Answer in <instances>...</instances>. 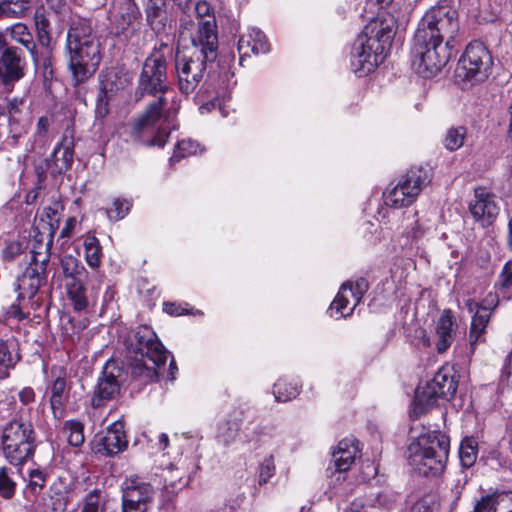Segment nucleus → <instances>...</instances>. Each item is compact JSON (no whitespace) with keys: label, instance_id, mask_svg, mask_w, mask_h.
<instances>
[{"label":"nucleus","instance_id":"36","mask_svg":"<svg viewBox=\"0 0 512 512\" xmlns=\"http://www.w3.org/2000/svg\"><path fill=\"white\" fill-rule=\"evenodd\" d=\"M494 289L503 295L508 294L512 290V260L505 262L501 268L494 283Z\"/></svg>","mask_w":512,"mask_h":512},{"label":"nucleus","instance_id":"41","mask_svg":"<svg viewBox=\"0 0 512 512\" xmlns=\"http://www.w3.org/2000/svg\"><path fill=\"white\" fill-rule=\"evenodd\" d=\"M15 290L18 291L17 300L20 301L25 297L32 298V272L27 269L23 274L17 277Z\"/></svg>","mask_w":512,"mask_h":512},{"label":"nucleus","instance_id":"58","mask_svg":"<svg viewBox=\"0 0 512 512\" xmlns=\"http://www.w3.org/2000/svg\"><path fill=\"white\" fill-rule=\"evenodd\" d=\"M62 152V157H63V160L64 162L66 163H69L71 160H72V150L70 149V147L68 146H65V147H62V148H57L55 149V154L58 155L59 153Z\"/></svg>","mask_w":512,"mask_h":512},{"label":"nucleus","instance_id":"27","mask_svg":"<svg viewBox=\"0 0 512 512\" xmlns=\"http://www.w3.org/2000/svg\"><path fill=\"white\" fill-rule=\"evenodd\" d=\"M491 318V311L489 307H482L477 309L472 317L470 326V345L473 348L479 341H482V336L486 331V327Z\"/></svg>","mask_w":512,"mask_h":512},{"label":"nucleus","instance_id":"1","mask_svg":"<svg viewBox=\"0 0 512 512\" xmlns=\"http://www.w3.org/2000/svg\"><path fill=\"white\" fill-rule=\"evenodd\" d=\"M213 26L212 19L202 24L198 32L191 34V47L176 52L177 85L182 94L190 95L197 89L217 58L218 36L213 33Z\"/></svg>","mask_w":512,"mask_h":512},{"label":"nucleus","instance_id":"13","mask_svg":"<svg viewBox=\"0 0 512 512\" xmlns=\"http://www.w3.org/2000/svg\"><path fill=\"white\" fill-rule=\"evenodd\" d=\"M154 496L153 487L138 477L126 479L122 484V512H146Z\"/></svg>","mask_w":512,"mask_h":512},{"label":"nucleus","instance_id":"59","mask_svg":"<svg viewBox=\"0 0 512 512\" xmlns=\"http://www.w3.org/2000/svg\"><path fill=\"white\" fill-rule=\"evenodd\" d=\"M46 480V474L38 469H34V487L35 486H43V483Z\"/></svg>","mask_w":512,"mask_h":512},{"label":"nucleus","instance_id":"21","mask_svg":"<svg viewBox=\"0 0 512 512\" xmlns=\"http://www.w3.org/2000/svg\"><path fill=\"white\" fill-rule=\"evenodd\" d=\"M127 439L124 430V424L120 421L112 423L106 433L100 438L99 445L106 455H116L127 447Z\"/></svg>","mask_w":512,"mask_h":512},{"label":"nucleus","instance_id":"44","mask_svg":"<svg viewBox=\"0 0 512 512\" xmlns=\"http://www.w3.org/2000/svg\"><path fill=\"white\" fill-rule=\"evenodd\" d=\"M395 502V496L388 492L379 493L375 499L371 500L370 504L367 506V509L370 511L379 510L380 512H385L392 508Z\"/></svg>","mask_w":512,"mask_h":512},{"label":"nucleus","instance_id":"54","mask_svg":"<svg viewBox=\"0 0 512 512\" xmlns=\"http://www.w3.org/2000/svg\"><path fill=\"white\" fill-rule=\"evenodd\" d=\"M155 47L156 48L152 54H161L165 60L166 56L172 52V45L169 43V41H163L161 39L159 44Z\"/></svg>","mask_w":512,"mask_h":512},{"label":"nucleus","instance_id":"48","mask_svg":"<svg viewBox=\"0 0 512 512\" xmlns=\"http://www.w3.org/2000/svg\"><path fill=\"white\" fill-rule=\"evenodd\" d=\"M244 494H237L227 499L220 507L213 512H243Z\"/></svg>","mask_w":512,"mask_h":512},{"label":"nucleus","instance_id":"47","mask_svg":"<svg viewBox=\"0 0 512 512\" xmlns=\"http://www.w3.org/2000/svg\"><path fill=\"white\" fill-rule=\"evenodd\" d=\"M15 491V483L9 477L6 467L0 468V495L4 498H11Z\"/></svg>","mask_w":512,"mask_h":512},{"label":"nucleus","instance_id":"7","mask_svg":"<svg viewBox=\"0 0 512 512\" xmlns=\"http://www.w3.org/2000/svg\"><path fill=\"white\" fill-rule=\"evenodd\" d=\"M458 382L451 367H441L431 381L415 394L411 415L419 417L437 404L439 399L451 400L457 391Z\"/></svg>","mask_w":512,"mask_h":512},{"label":"nucleus","instance_id":"61","mask_svg":"<svg viewBox=\"0 0 512 512\" xmlns=\"http://www.w3.org/2000/svg\"><path fill=\"white\" fill-rule=\"evenodd\" d=\"M9 9H10V7L6 3V0H4L0 3V19L11 18V15H10L11 11H9Z\"/></svg>","mask_w":512,"mask_h":512},{"label":"nucleus","instance_id":"23","mask_svg":"<svg viewBox=\"0 0 512 512\" xmlns=\"http://www.w3.org/2000/svg\"><path fill=\"white\" fill-rule=\"evenodd\" d=\"M238 51L241 56H247L249 51L253 54H265L270 51V46L267 42L265 34L257 29L251 28L249 31L242 35L238 41Z\"/></svg>","mask_w":512,"mask_h":512},{"label":"nucleus","instance_id":"3","mask_svg":"<svg viewBox=\"0 0 512 512\" xmlns=\"http://www.w3.org/2000/svg\"><path fill=\"white\" fill-rule=\"evenodd\" d=\"M449 438L437 431L421 434L408 447L409 462L424 476L441 473L447 463Z\"/></svg>","mask_w":512,"mask_h":512},{"label":"nucleus","instance_id":"51","mask_svg":"<svg viewBox=\"0 0 512 512\" xmlns=\"http://www.w3.org/2000/svg\"><path fill=\"white\" fill-rule=\"evenodd\" d=\"M11 35L16 41L22 43L28 48V44H30V33L28 27L25 24H15L12 27Z\"/></svg>","mask_w":512,"mask_h":512},{"label":"nucleus","instance_id":"19","mask_svg":"<svg viewBox=\"0 0 512 512\" xmlns=\"http://www.w3.org/2000/svg\"><path fill=\"white\" fill-rule=\"evenodd\" d=\"M35 25L38 34L39 44L44 48L42 56V74L45 89L52 93L51 86L58 84L56 81L53 82V70L51 65V48H50V35L48 33V21L44 18L35 17Z\"/></svg>","mask_w":512,"mask_h":512},{"label":"nucleus","instance_id":"31","mask_svg":"<svg viewBox=\"0 0 512 512\" xmlns=\"http://www.w3.org/2000/svg\"><path fill=\"white\" fill-rule=\"evenodd\" d=\"M61 268L66 278L70 279V283L82 281L85 267L82 263L72 255H65L61 259Z\"/></svg>","mask_w":512,"mask_h":512},{"label":"nucleus","instance_id":"43","mask_svg":"<svg viewBox=\"0 0 512 512\" xmlns=\"http://www.w3.org/2000/svg\"><path fill=\"white\" fill-rule=\"evenodd\" d=\"M195 12L197 16L199 17L197 29L194 33L198 32L202 28V24H204L207 21H210V19L213 20V33L217 36L216 31V20L213 15H211V7L208 2L206 1H199L195 5Z\"/></svg>","mask_w":512,"mask_h":512},{"label":"nucleus","instance_id":"25","mask_svg":"<svg viewBox=\"0 0 512 512\" xmlns=\"http://www.w3.org/2000/svg\"><path fill=\"white\" fill-rule=\"evenodd\" d=\"M22 75L20 57L12 48L5 49L0 59V79L8 83L19 80Z\"/></svg>","mask_w":512,"mask_h":512},{"label":"nucleus","instance_id":"57","mask_svg":"<svg viewBox=\"0 0 512 512\" xmlns=\"http://www.w3.org/2000/svg\"><path fill=\"white\" fill-rule=\"evenodd\" d=\"M50 126V120L48 117H41L37 123L38 133L45 134L48 132V128Z\"/></svg>","mask_w":512,"mask_h":512},{"label":"nucleus","instance_id":"8","mask_svg":"<svg viewBox=\"0 0 512 512\" xmlns=\"http://www.w3.org/2000/svg\"><path fill=\"white\" fill-rule=\"evenodd\" d=\"M459 28L457 10L448 5H436L423 15L415 33L450 45Z\"/></svg>","mask_w":512,"mask_h":512},{"label":"nucleus","instance_id":"10","mask_svg":"<svg viewBox=\"0 0 512 512\" xmlns=\"http://www.w3.org/2000/svg\"><path fill=\"white\" fill-rule=\"evenodd\" d=\"M493 58L488 48L480 41L469 43L458 62V71H463L466 79L483 81L492 69Z\"/></svg>","mask_w":512,"mask_h":512},{"label":"nucleus","instance_id":"64","mask_svg":"<svg viewBox=\"0 0 512 512\" xmlns=\"http://www.w3.org/2000/svg\"><path fill=\"white\" fill-rule=\"evenodd\" d=\"M158 442H159V449H161V450L166 449L168 447V445H169V437H168V435L166 433H161L159 435Z\"/></svg>","mask_w":512,"mask_h":512},{"label":"nucleus","instance_id":"11","mask_svg":"<svg viewBox=\"0 0 512 512\" xmlns=\"http://www.w3.org/2000/svg\"><path fill=\"white\" fill-rule=\"evenodd\" d=\"M167 62L161 54H151L146 58L140 74L136 97L140 99L145 94L174 93L165 84Z\"/></svg>","mask_w":512,"mask_h":512},{"label":"nucleus","instance_id":"38","mask_svg":"<svg viewBox=\"0 0 512 512\" xmlns=\"http://www.w3.org/2000/svg\"><path fill=\"white\" fill-rule=\"evenodd\" d=\"M67 439L70 445L79 447L84 443V426L79 421L70 420L64 425Z\"/></svg>","mask_w":512,"mask_h":512},{"label":"nucleus","instance_id":"63","mask_svg":"<svg viewBox=\"0 0 512 512\" xmlns=\"http://www.w3.org/2000/svg\"><path fill=\"white\" fill-rule=\"evenodd\" d=\"M466 307H467V310L470 312V313H474L477 311V309H480L482 307H485L484 305H479L477 302H475L474 300L472 299H469L467 300L466 302Z\"/></svg>","mask_w":512,"mask_h":512},{"label":"nucleus","instance_id":"20","mask_svg":"<svg viewBox=\"0 0 512 512\" xmlns=\"http://www.w3.org/2000/svg\"><path fill=\"white\" fill-rule=\"evenodd\" d=\"M456 325L452 311L445 309L436 322L435 346L438 353H444L451 346L455 338Z\"/></svg>","mask_w":512,"mask_h":512},{"label":"nucleus","instance_id":"34","mask_svg":"<svg viewBox=\"0 0 512 512\" xmlns=\"http://www.w3.org/2000/svg\"><path fill=\"white\" fill-rule=\"evenodd\" d=\"M66 390V381L64 377L58 376L54 380L51 391L50 405L53 410V414L57 417L58 412L61 413L62 405L64 402V393Z\"/></svg>","mask_w":512,"mask_h":512},{"label":"nucleus","instance_id":"26","mask_svg":"<svg viewBox=\"0 0 512 512\" xmlns=\"http://www.w3.org/2000/svg\"><path fill=\"white\" fill-rule=\"evenodd\" d=\"M363 32L368 33V39L377 42L376 47L385 55V51L390 46L394 36L393 27L383 21H375L367 26Z\"/></svg>","mask_w":512,"mask_h":512},{"label":"nucleus","instance_id":"40","mask_svg":"<svg viewBox=\"0 0 512 512\" xmlns=\"http://www.w3.org/2000/svg\"><path fill=\"white\" fill-rule=\"evenodd\" d=\"M199 150V144L193 140H181L177 143L174 153L171 157L172 162H178L182 158L195 155Z\"/></svg>","mask_w":512,"mask_h":512},{"label":"nucleus","instance_id":"16","mask_svg":"<svg viewBox=\"0 0 512 512\" xmlns=\"http://www.w3.org/2000/svg\"><path fill=\"white\" fill-rule=\"evenodd\" d=\"M468 208L474 220L482 226L490 225L500 210L495 196L484 187L475 189Z\"/></svg>","mask_w":512,"mask_h":512},{"label":"nucleus","instance_id":"29","mask_svg":"<svg viewBox=\"0 0 512 512\" xmlns=\"http://www.w3.org/2000/svg\"><path fill=\"white\" fill-rule=\"evenodd\" d=\"M300 386L296 381H288L280 378L273 386V394L279 402H287L294 399L299 394Z\"/></svg>","mask_w":512,"mask_h":512},{"label":"nucleus","instance_id":"28","mask_svg":"<svg viewBox=\"0 0 512 512\" xmlns=\"http://www.w3.org/2000/svg\"><path fill=\"white\" fill-rule=\"evenodd\" d=\"M241 418L234 417L223 422L217 433V441L224 446H229L236 440L241 427Z\"/></svg>","mask_w":512,"mask_h":512},{"label":"nucleus","instance_id":"2","mask_svg":"<svg viewBox=\"0 0 512 512\" xmlns=\"http://www.w3.org/2000/svg\"><path fill=\"white\" fill-rule=\"evenodd\" d=\"M66 48L74 84L78 85L96 72L101 61L100 42L93 34L89 20L80 17L72 20Z\"/></svg>","mask_w":512,"mask_h":512},{"label":"nucleus","instance_id":"55","mask_svg":"<svg viewBox=\"0 0 512 512\" xmlns=\"http://www.w3.org/2000/svg\"><path fill=\"white\" fill-rule=\"evenodd\" d=\"M163 310L172 316H179L183 314V310L175 303H164Z\"/></svg>","mask_w":512,"mask_h":512},{"label":"nucleus","instance_id":"60","mask_svg":"<svg viewBox=\"0 0 512 512\" xmlns=\"http://www.w3.org/2000/svg\"><path fill=\"white\" fill-rule=\"evenodd\" d=\"M411 512H432L430 507L423 501L413 505Z\"/></svg>","mask_w":512,"mask_h":512},{"label":"nucleus","instance_id":"24","mask_svg":"<svg viewBox=\"0 0 512 512\" xmlns=\"http://www.w3.org/2000/svg\"><path fill=\"white\" fill-rule=\"evenodd\" d=\"M147 22L157 34L165 32L170 26L166 11V0H148L146 6Z\"/></svg>","mask_w":512,"mask_h":512},{"label":"nucleus","instance_id":"53","mask_svg":"<svg viewBox=\"0 0 512 512\" xmlns=\"http://www.w3.org/2000/svg\"><path fill=\"white\" fill-rule=\"evenodd\" d=\"M168 135H169L168 132H166L162 128H159L156 135H154L152 140L150 142H148V145L163 147L166 144Z\"/></svg>","mask_w":512,"mask_h":512},{"label":"nucleus","instance_id":"37","mask_svg":"<svg viewBox=\"0 0 512 512\" xmlns=\"http://www.w3.org/2000/svg\"><path fill=\"white\" fill-rule=\"evenodd\" d=\"M465 138V127H451L447 130L443 140L444 147L449 151H456L463 146Z\"/></svg>","mask_w":512,"mask_h":512},{"label":"nucleus","instance_id":"46","mask_svg":"<svg viewBox=\"0 0 512 512\" xmlns=\"http://www.w3.org/2000/svg\"><path fill=\"white\" fill-rule=\"evenodd\" d=\"M130 210V202L125 199H116L113 202V208L107 210L108 217L117 221L123 219Z\"/></svg>","mask_w":512,"mask_h":512},{"label":"nucleus","instance_id":"17","mask_svg":"<svg viewBox=\"0 0 512 512\" xmlns=\"http://www.w3.org/2000/svg\"><path fill=\"white\" fill-rule=\"evenodd\" d=\"M358 454L359 447L355 439H343L338 443L332 453L333 464L328 467V471L336 475L335 484L345 480L343 473L350 469Z\"/></svg>","mask_w":512,"mask_h":512},{"label":"nucleus","instance_id":"15","mask_svg":"<svg viewBox=\"0 0 512 512\" xmlns=\"http://www.w3.org/2000/svg\"><path fill=\"white\" fill-rule=\"evenodd\" d=\"M120 376L121 369L116 362L108 361L91 398V405L94 408L104 406L108 401L114 399L119 394Z\"/></svg>","mask_w":512,"mask_h":512},{"label":"nucleus","instance_id":"62","mask_svg":"<svg viewBox=\"0 0 512 512\" xmlns=\"http://www.w3.org/2000/svg\"><path fill=\"white\" fill-rule=\"evenodd\" d=\"M19 397L24 404H28L32 399V391L26 388L19 393Z\"/></svg>","mask_w":512,"mask_h":512},{"label":"nucleus","instance_id":"9","mask_svg":"<svg viewBox=\"0 0 512 512\" xmlns=\"http://www.w3.org/2000/svg\"><path fill=\"white\" fill-rule=\"evenodd\" d=\"M431 181L428 169L413 167L401 177L398 183L384 193L386 206L400 209L413 204L424 187Z\"/></svg>","mask_w":512,"mask_h":512},{"label":"nucleus","instance_id":"4","mask_svg":"<svg viewBox=\"0 0 512 512\" xmlns=\"http://www.w3.org/2000/svg\"><path fill=\"white\" fill-rule=\"evenodd\" d=\"M32 425L30 422L14 420L4 429L2 435L3 451L7 459L15 466H20L19 472L29 478L27 488L32 483V465L28 464L32 452Z\"/></svg>","mask_w":512,"mask_h":512},{"label":"nucleus","instance_id":"42","mask_svg":"<svg viewBox=\"0 0 512 512\" xmlns=\"http://www.w3.org/2000/svg\"><path fill=\"white\" fill-rule=\"evenodd\" d=\"M30 241L26 238L22 240H14L10 241L6 244L5 248L2 251V257L4 260H12L18 255L22 254L26 249H28Z\"/></svg>","mask_w":512,"mask_h":512},{"label":"nucleus","instance_id":"32","mask_svg":"<svg viewBox=\"0 0 512 512\" xmlns=\"http://www.w3.org/2000/svg\"><path fill=\"white\" fill-rule=\"evenodd\" d=\"M478 444L473 437H466L462 440L459 447V458L462 467H471L477 459Z\"/></svg>","mask_w":512,"mask_h":512},{"label":"nucleus","instance_id":"6","mask_svg":"<svg viewBox=\"0 0 512 512\" xmlns=\"http://www.w3.org/2000/svg\"><path fill=\"white\" fill-rule=\"evenodd\" d=\"M127 349L129 353L135 355L137 362L133 372L146 377H151L152 371L146 367L144 359H148L157 367L164 365L167 360V350L148 326L137 328L132 337L127 340Z\"/></svg>","mask_w":512,"mask_h":512},{"label":"nucleus","instance_id":"5","mask_svg":"<svg viewBox=\"0 0 512 512\" xmlns=\"http://www.w3.org/2000/svg\"><path fill=\"white\" fill-rule=\"evenodd\" d=\"M448 44L414 33L411 48V65L423 78L437 75L450 58Z\"/></svg>","mask_w":512,"mask_h":512},{"label":"nucleus","instance_id":"39","mask_svg":"<svg viewBox=\"0 0 512 512\" xmlns=\"http://www.w3.org/2000/svg\"><path fill=\"white\" fill-rule=\"evenodd\" d=\"M17 358L13 357L6 342L0 341V379L9 376L10 370L16 364Z\"/></svg>","mask_w":512,"mask_h":512},{"label":"nucleus","instance_id":"56","mask_svg":"<svg viewBox=\"0 0 512 512\" xmlns=\"http://www.w3.org/2000/svg\"><path fill=\"white\" fill-rule=\"evenodd\" d=\"M76 224V220L73 217L67 219L65 226L62 228L60 237L65 238L69 237L72 233V230Z\"/></svg>","mask_w":512,"mask_h":512},{"label":"nucleus","instance_id":"52","mask_svg":"<svg viewBox=\"0 0 512 512\" xmlns=\"http://www.w3.org/2000/svg\"><path fill=\"white\" fill-rule=\"evenodd\" d=\"M99 504V495L93 491L86 496L80 512H99Z\"/></svg>","mask_w":512,"mask_h":512},{"label":"nucleus","instance_id":"45","mask_svg":"<svg viewBox=\"0 0 512 512\" xmlns=\"http://www.w3.org/2000/svg\"><path fill=\"white\" fill-rule=\"evenodd\" d=\"M39 253L34 251V279L37 280V286H34V291L46 284L47 282V264H48V256H44L43 259H38Z\"/></svg>","mask_w":512,"mask_h":512},{"label":"nucleus","instance_id":"50","mask_svg":"<svg viewBox=\"0 0 512 512\" xmlns=\"http://www.w3.org/2000/svg\"><path fill=\"white\" fill-rule=\"evenodd\" d=\"M9 5L11 18L24 16L31 7L30 0H6Z\"/></svg>","mask_w":512,"mask_h":512},{"label":"nucleus","instance_id":"30","mask_svg":"<svg viewBox=\"0 0 512 512\" xmlns=\"http://www.w3.org/2000/svg\"><path fill=\"white\" fill-rule=\"evenodd\" d=\"M512 497V494L501 492L482 496L474 506L472 512H496L500 504Z\"/></svg>","mask_w":512,"mask_h":512},{"label":"nucleus","instance_id":"35","mask_svg":"<svg viewBox=\"0 0 512 512\" xmlns=\"http://www.w3.org/2000/svg\"><path fill=\"white\" fill-rule=\"evenodd\" d=\"M85 259L91 268H96L101 262V246L95 236H87L84 240Z\"/></svg>","mask_w":512,"mask_h":512},{"label":"nucleus","instance_id":"33","mask_svg":"<svg viewBox=\"0 0 512 512\" xmlns=\"http://www.w3.org/2000/svg\"><path fill=\"white\" fill-rule=\"evenodd\" d=\"M67 294L75 310L82 311L87 307L88 300L85 296L83 281L67 283Z\"/></svg>","mask_w":512,"mask_h":512},{"label":"nucleus","instance_id":"22","mask_svg":"<svg viewBox=\"0 0 512 512\" xmlns=\"http://www.w3.org/2000/svg\"><path fill=\"white\" fill-rule=\"evenodd\" d=\"M60 205L45 207L40 216L38 226L34 229V241L41 243L45 238L52 240L55 231L59 227Z\"/></svg>","mask_w":512,"mask_h":512},{"label":"nucleus","instance_id":"49","mask_svg":"<svg viewBox=\"0 0 512 512\" xmlns=\"http://www.w3.org/2000/svg\"><path fill=\"white\" fill-rule=\"evenodd\" d=\"M275 474V462L272 456L265 458L260 466L258 483L266 484Z\"/></svg>","mask_w":512,"mask_h":512},{"label":"nucleus","instance_id":"14","mask_svg":"<svg viewBox=\"0 0 512 512\" xmlns=\"http://www.w3.org/2000/svg\"><path fill=\"white\" fill-rule=\"evenodd\" d=\"M367 289L368 283L364 278L358 279L354 284L350 282L342 284L329 307L330 315L334 316V313H336L337 319L352 315Z\"/></svg>","mask_w":512,"mask_h":512},{"label":"nucleus","instance_id":"18","mask_svg":"<svg viewBox=\"0 0 512 512\" xmlns=\"http://www.w3.org/2000/svg\"><path fill=\"white\" fill-rule=\"evenodd\" d=\"M175 98V93L159 94L148 104L145 112L136 121L135 131L138 134H142L147 130L153 131L156 124L164 117L169 101L174 103Z\"/></svg>","mask_w":512,"mask_h":512},{"label":"nucleus","instance_id":"12","mask_svg":"<svg viewBox=\"0 0 512 512\" xmlns=\"http://www.w3.org/2000/svg\"><path fill=\"white\" fill-rule=\"evenodd\" d=\"M377 42L368 39V33H361L353 43L351 49V67L355 74L363 77L371 73L380 65L385 55L377 47Z\"/></svg>","mask_w":512,"mask_h":512}]
</instances>
